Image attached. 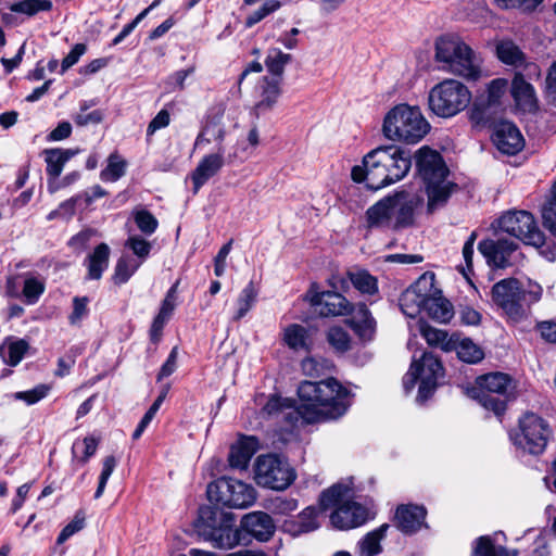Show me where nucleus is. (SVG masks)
Masks as SVG:
<instances>
[{"mask_svg": "<svg viewBox=\"0 0 556 556\" xmlns=\"http://www.w3.org/2000/svg\"><path fill=\"white\" fill-rule=\"evenodd\" d=\"M298 395L301 401L299 407L287 399L271 395L262 412L268 417H281L291 425L300 419L305 424H315L341 417L351 405L350 391L333 378L318 382L303 381L298 388Z\"/></svg>", "mask_w": 556, "mask_h": 556, "instance_id": "nucleus-1", "label": "nucleus"}, {"mask_svg": "<svg viewBox=\"0 0 556 556\" xmlns=\"http://www.w3.org/2000/svg\"><path fill=\"white\" fill-rule=\"evenodd\" d=\"M410 166L409 154L401 148L379 147L363 157L362 165L352 168L351 176L355 182H365L367 188L379 190L404 178Z\"/></svg>", "mask_w": 556, "mask_h": 556, "instance_id": "nucleus-2", "label": "nucleus"}, {"mask_svg": "<svg viewBox=\"0 0 556 556\" xmlns=\"http://www.w3.org/2000/svg\"><path fill=\"white\" fill-rule=\"evenodd\" d=\"M415 157L418 174L426 186L427 210L433 213L446 204L456 185L447 179L448 168L437 151L422 147Z\"/></svg>", "mask_w": 556, "mask_h": 556, "instance_id": "nucleus-3", "label": "nucleus"}, {"mask_svg": "<svg viewBox=\"0 0 556 556\" xmlns=\"http://www.w3.org/2000/svg\"><path fill=\"white\" fill-rule=\"evenodd\" d=\"M435 61L440 68L468 80L481 77L480 56L457 35L447 34L435 40Z\"/></svg>", "mask_w": 556, "mask_h": 556, "instance_id": "nucleus-4", "label": "nucleus"}, {"mask_svg": "<svg viewBox=\"0 0 556 556\" xmlns=\"http://www.w3.org/2000/svg\"><path fill=\"white\" fill-rule=\"evenodd\" d=\"M492 301L504 312L508 321L519 324L528 319L531 305L542 296V287L529 282L523 289L519 280L506 278L496 282L491 290Z\"/></svg>", "mask_w": 556, "mask_h": 556, "instance_id": "nucleus-5", "label": "nucleus"}, {"mask_svg": "<svg viewBox=\"0 0 556 556\" xmlns=\"http://www.w3.org/2000/svg\"><path fill=\"white\" fill-rule=\"evenodd\" d=\"M430 125L418 106L399 104L384 116L382 131L390 140L417 143L429 131Z\"/></svg>", "mask_w": 556, "mask_h": 556, "instance_id": "nucleus-6", "label": "nucleus"}, {"mask_svg": "<svg viewBox=\"0 0 556 556\" xmlns=\"http://www.w3.org/2000/svg\"><path fill=\"white\" fill-rule=\"evenodd\" d=\"M352 490L343 483H337L325 490L319 497L321 509L336 507L330 515L331 525L340 530L356 528L367 520V509L361 504L350 501Z\"/></svg>", "mask_w": 556, "mask_h": 556, "instance_id": "nucleus-7", "label": "nucleus"}, {"mask_svg": "<svg viewBox=\"0 0 556 556\" xmlns=\"http://www.w3.org/2000/svg\"><path fill=\"white\" fill-rule=\"evenodd\" d=\"M195 529L200 536L216 548L231 549L245 541L240 528L232 527L226 515L210 506L199 509Z\"/></svg>", "mask_w": 556, "mask_h": 556, "instance_id": "nucleus-8", "label": "nucleus"}, {"mask_svg": "<svg viewBox=\"0 0 556 556\" xmlns=\"http://www.w3.org/2000/svg\"><path fill=\"white\" fill-rule=\"evenodd\" d=\"M471 101V92L456 79H444L429 92L430 110L440 117L448 118L464 111Z\"/></svg>", "mask_w": 556, "mask_h": 556, "instance_id": "nucleus-9", "label": "nucleus"}, {"mask_svg": "<svg viewBox=\"0 0 556 556\" xmlns=\"http://www.w3.org/2000/svg\"><path fill=\"white\" fill-rule=\"evenodd\" d=\"M207 498L217 506L243 509L256 501L255 489L241 480L219 478L207 485Z\"/></svg>", "mask_w": 556, "mask_h": 556, "instance_id": "nucleus-10", "label": "nucleus"}, {"mask_svg": "<svg viewBox=\"0 0 556 556\" xmlns=\"http://www.w3.org/2000/svg\"><path fill=\"white\" fill-rule=\"evenodd\" d=\"M442 375L441 362L431 353L424 352L420 361H413L408 372L403 378V387L406 392H409L420 380L418 400L426 401L435 390L438 379Z\"/></svg>", "mask_w": 556, "mask_h": 556, "instance_id": "nucleus-11", "label": "nucleus"}, {"mask_svg": "<svg viewBox=\"0 0 556 556\" xmlns=\"http://www.w3.org/2000/svg\"><path fill=\"white\" fill-rule=\"evenodd\" d=\"M551 435L552 429L545 419L534 413H526L519 419L514 443L529 454L540 455L545 451Z\"/></svg>", "mask_w": 556, "mask_h": 556, "instance_id": "nucleus-12", "label": "nucleus"}, {"mask_svg": "<svg viewBox=\"0 0 556 556\" xmlns=\"http://www.w3.org/2000/svg\"><path fill=\"white\" fill-rule=\"evenodd\" d=\"M255 481L273 490H285L295 479L294 470L278 455H260L255 462Z\"/></svg>", "mask_w": 556, "mask_h": 556, "instance_id": "nucleus-13", "label": "nucleus"}, {"mask_svg": "<svg viewBox=\"0 0 556 556\" xmlns=\"http://www.w3.org/2000/svg\"><path fill=\"white\" fill-rule=\"evenodd\" d=\"M508 81L504 78L493 79L485 94L476 98L469 112V119L475 127L490 126L502 109V99L506 94Z\"/></svg>", "mask_w": 556, "mask_h": 556, "instance_id": "nucleus-14", "label": "nucleus"}, {"mask_svg": "<svg viewBox=\"0 0 556 556\" xmlns=\"http://www.w3.org/2000/svg\"><path fill=\"white\" fill-rule=\"evenodd\" d=\"M497 228L525 244L540 248L545 237L536 225L533 215L527 211H510L497 219Z\"/></svg>", "mask_w": 556, "mask_h": 556, "instance_id": "nucleus-15", "label": "nucleus"}, {"mask_svg": "<svg viewBox=\"0 0 556 556\" xmlns=\"http://www.w3.org/2000/svg\"><path fill=\"white\" fill-rule=\"evenodd\" d=\"M479 403L495 415H502L506 409L505 394L511 388V379L503 372H491L478 379Z\"/></svg>", "mask_w": 556, "mask_h": 556, "instance_id": "nucleus-16", "label": "nucleus"}, {"mask_svg": "<svg viewBox=\"0 0 556 556\" xmlns=\"http://www.w3.org/2000/svg\"><path fill=\"white\" fill-rule=\"evenodd\" d=\"M306 299L315 312L323 317L346 316L353 312V304L339 292H318L312 286Z\"/></svg>", "mask_w": 556, "mask_h": 556, "instance_id": "nucleus-17", "label": "nucleus"}, {"mask_svg": "<svg viewBox=\"0 0 556 556\" xmlns=\"http://www.w3.org/2000/svg\"><path fill=\"white\" fill-rule=\"evenodd\" d=\"M232 162V155L226 156V149L224 146H218L216 151L204 155L190 173L189 178L192 182V192L197 194L199 190L219 170Z\"/></svg>", "mask_w": 556, "mask_h": 556, "instance_id": "nucleus-18", "label": "nucleus"}, {"mask_svg": "<svg viewBox=\"0 0 556 556\" xmlns=\"http://www.w3.org/2000/svg\"><path fill=\"white\" fill-rule=\"evenodd\" d=\"M497 58L505 64L521 67L529 79H539L541 76V68L534 62H527L525 53L511 40H502L496 46Z\"/></svg>", "mask_w": 556, "mask_h": 556, "instance_id": "nucleus-19", "label": "nucleus"}, {"mask_svg": "<svg viewBox=\"0 0 556 556\" xmlns=\"http://www.w3.org/2000/svg\"><path fill=\"white\" fill-rule=\"evenodd\" d=\"M492 140L501 152L508 155L518 153L525 144L520 130L508 121H501L495 124Z\"/></svg>", "mask_w": 556, "mask_h": 556, "instance_id": "nucleus-20", "label": "nucleus"}, {"mask_svg": "<svg viewBox=\"0 0 556 556\" xmlns=\"http://www.w3.org/2000/svg\"><path fill=\"white\" fill-rule=\"evenodd\" d=\"M240 530H242L245 539L249 534L260 542H266L275 532V523L268 514L253 511L241 519Z\"/></svg>", "mask_w": 556, "mask_h": 556, "instance_id": "nucleus-21", "label": "nucleus"}, {"mask_svg": "<svg viewBox=\"0 0 556 556\" xmlns=\"http://www.w3.org/2000/svg\"><path fill=\"white\" fill-rule=\"evenodd\" d=\"M394 229L407 227L414 220V210L421 203V198L406 191H400L390 195Z\"/></svg>", "mask_w": 556, "mask_h": 556, "instance_id": "nucleus-22", "label": "nucleus"}, {"mask_svg": "<svg viewBox=\"0 0 556 556\" xmlns=\"http://www.w3.org/2000/svg\"><path fill=\"white\" fill-rule=\"evenodd\" d=\"M478 249L489 264L503 268L509 265V257L516 251L517 244L507 239L483 240L479 242Z\"/></svg>", "mask_w": 556, "mask_h": 556, "instance_id": "nucleus-23", "label": "nucleus"}, {"mask_svg": "<svg viewBox=\"0 0 556 556\" xmlns=\"http://www.w3.org/2000/svg\"><path fill=\"white\" fill-rule=\"evenodd\" d=\"M526 72L515 74L511 81V96L521 111L533 113L539 109V100L534 87L526 80Z\"/></svg>", "mask_w": 556, "mask_h": 556, "instance_id": "nucleus-24", "label": "nucleus"}, {"mask_svg": "<svg viewBox=\"0 0 556 556\" xmlns=\"http://www.w3.org/2000/svg\"><path fill=\"white\" fill-rule=\"evenodd\" d=\"M427 511L419 505H400L395 513V522L400 531L405 534H413L426 526L425 518Z\"/></svg>", "mask_w": 556, "mask_h": 556, "instance_id": "nucleus-25", "label": "nucleus"}, {"mask_svg": "<svg viewBox=\"0 0 556 556\" xmlns=\"http://www.w3.org/2000/svg\"><path fill=\"white\" fill-rule=\"evenodd\" d=\"M75 151L70 149H46L43 151L47 163V175L49 176L48 189L54 193L58 189L56 178L61 175L65 163L75 155Z\"/></svg>", "mask_w": 556, "mask_h": 556, "instance_id": "nucleus-26", "label": "nucleus"}, {"mask_svg": "<svg viewBox=\"0 0 556 556\" xmlns=\"http://www.w3.org/2000/svg\"><path fill=\"white\" fill-rule=\"evenodd\" d=\"M258 89L260 100L255 103L253 109L256 117L270 111L277 103L281 93L280 79L276 77H263L258 84Z\"/></svg>", "mask_w": 556, "mask_h": 556, "instance_id": "nucleus-27", "label": "nucleus"}, {"mask_svg": "<svg viewBox=\"0 0 556 556\" xmlns=\"http://www.w3.org/2000/svg\"><path fill=\"white\" fill-rule=\"evenodd\" d=\"M392 212L391 199L390 195H388L367 210V227L394 229Z\"/></svg>", "mask_w": 556, "mask_h": 556, "instance_id": "nucleus-28", "label": "nucleus"}, {"mask_svg": "<svg viewBox=\"0 0 556 556\" xmlns=\"http://www.w3.org/2000/svg\"><path fill=\"white\" fill-rule=\"evenodd\" d=\"M350 325L355 333L364 341L372 339L376 331V321L365 304L353 305Z\"/></svg>", "mask_w": 556, "mask_h": 556, "instance_id": "nucleus-29", "label": "nucleus"}, {"mask_svg": "<svg viewBox=\"0 0 556 556\" xmlns=\"http://www.w3.org/2000/svg\"><path fill=\"white\" fill-rule=\"evenodd\" d=\"M258 448L255 437H243L230 448L229 465L232 468L245 469Z\"/></svg>", "mask_w": 556, "mask_h": 556, "instance_id": "nucleus-30", "label": "nucleus"}, {"mask_svg": "<svg viewBox=\"0 0 556 556\" xmlns=\"http://www.w3.org/2000/svg\"><path fill=\"white\" fill-rule=\"evenodd\" d=\"M445 346L447 352L455 351L458 358L465 363L475 364L484 357V353L479 345L469 338H462L457 332L453 333L452 344Z\"/></svg>", "mask_w": 556, "mask_h": 556, "instance_id": "nucleus-31", "label": "nucleus"}, {"mask_svg": "<svg viewBox=\"0 0 556 556\" xmlns=\"http://www.w3.org/2000/svg\"><path fill=\"white\" fill-rule=\"evenodd\" d=\"M29 349V344L24 339L8 338L0 344V357L12 367L17 366L24 358Z\"/></svg>", "mask_w": 556, "mask_h": 556, "instance_id": "nucleus-32", "label": "nucleus"}, {"mask_svg": "<svg viewBox=\"0 0 556 556\" xmlns=\"http://www.w3.org/2000/svg\"><path fill=\"white\" fill-rule=\"evenodd\" d=\"M352 286L363 295H376L379 291L378 279L368 270L354 268L346 273Z\"/></svg>", "mask_w": 556, "mask_h": 556, "instance_id": "nucleus-33", "label": "nucleus"}, {"mask_svg": "<svg viewBox=\"0 0 556 556\" xmlns=\"http://www.w3.org/2000/svg\"><path fill=\"white\" fill-rule=\"evenodd\" d=\"M110 248L106 243H100L87 257L88 278L98 280L109 266Z\"/></svg>", "mask_w": 556, "mask_h": 556, "instance_id": "nucleus-34", "label": "nucleus"}, {"mask_svg": "<svg viewBox=\"0 0 556 556\" xmlns=\"http://www.w3.org/2000/svg\"><path fill=\"white\" fill-rule=\"evenodd\" d=\"M283 342L293 351H308L311 344L308 330L299 324L289 325L283 329Z\"/></svg>", "mask_w": 556, "mask_h": 556, "instance_id": "nucleus-35", "label": "nucleus"}, {"mask_svg": "<svg viewBox=\"0 0 556 556\" xmlns=\"http://www.w3.org/2000/svg\"><path fill=\"white\" fill-rule=\"evenodd\" d=\"M388 525L367 533L358 543L359 556H376L381 553V540L386 536Z\"/></svg>", "mask_w": 556, "mask_h": 556, "instance_id": "nucleus-36", "label": "nucleus"}, {"mask_svg": "<svg viewBox=\"0 0 556 556\" xmlns=\"http://www.w3.org/2000/svg\"><path fill=\"white\" fill-rule=\"evenodd\" d=\"M418 294L426 304L433 300L441 291L435 287V276L433 273L422 274L409 288Z\"/></svg>", "mask_w": 556, "mask_h": 556, "instance_id": "nucleus-37", "label": "nucleus"}, {"mask_svg": "<svg viewBox=\"0 0 556 556\" xmlns=\"http://www.w3.org/2000/svg\"><path fill=\"white\" fill-rule=\"evenodd\" d=\"M425 311L429 317L439 323H447L453 317L452 304L441 293L437 294L433 300L426 304Z\"/></svg>", "mask_w": 556, "mask_h": 556, "instance_id": "nucleus-38", "label": "nucleus"}, {"mask_svg": "<svg viewBox=\"0 0 556 556\" xmlns=\"http://www.w3.org/2000/svg\"><path fill=\"white\" fill-rule=\"evenodd\" d=\"M99 441L93 435H88L81 441H75L72 446L73 460L81 465L87 464L89 458L96 454Z\"/></svg>", "mask_w": 556, "mask_h": 556, "instance_id": "nucleus-39", "label": "nucleus"}, {"mask_svg": "<svg viewBox=\"0 0 556 556\" xmlns=\"http://www.w3.org/2000/svg\"><path fill=\"white\" fill-rule=\"evenodd\" d=\"M45 279L31 274L24 275V286L22 294L26 304H35L45 292Z\"/></svg>", "mask_w": 556, "mask_h": 556, "instance_id": "nucleus-40", "label": "nucleus"}, {"mask_svg": "<svg viewBox=\"0 0 556 556\" xmlns=\"http://www.w3.org/2000/svg\"><path fill=\"white\" fill-rule=\"evenodd\" d=\"M420 333L431 346L440 348L442 351L447 352L445 345H451L453 340V333L448 336L445 330L434 328L427 324L420 325Z\"/></svg>", "mask_w": 556, "mask_h": 556, "instance_id": "nucleus-41", "label": "nucleus"}, {"mask_svg": "<svg viewBox=\"0 0 556 556\" xmlns=\"http://www.w3.org/2000/svg\"><path fill=\"white\" fill-rule=\"evenodd\" d=\"M258 295V291L255 288L254 283L250 281L240 292L237 299V312L233 316L235 320H240L243 318L248 312L255 304Z\"/></svg>", "mask_w": 556, "mask_h": 556, "instance_id": "nucleus-42", "label": "nucleus"}, {"mask_svg": "<svg viewBox=\"0 0 556 556\" xmlns=\"http://www.w3.org/2000/svg\"><path fill=\"white\" fill-rule=\"evenodd\" d=\"M516 552L513 555L506 551V548L502 546H495L491 536L483 535L478 538L475 541L473 551L471 556H515Z\"/></svg>", "mask_w": 556, "mask_h": 556, "instance_id": "nucleus-43", "label": "nucleus"}, {"mask_svg": "<svg viewBox=\"0 0 556 556\" xmlns=\"http://www.w3.org/2000/svg\"><path fill=\"white\" fill-rule=\"evenodd\" d=\"M426 303L421 301V298L414 293V290L408 288L401 294L400 307L404 315L410 318H415L421 309H425Z\"/></svg>", "mask_w": 556, "mask_h": 556, "instance_id": "nucleus-44", "label": "nucleus"}, {"mask_svg": "<svg viewBox=\"0 0 556 556\" xmlns=\"http://www.w3.org/2000/svg\"><path fill=\"white\" fill-rule=\"evenodd\" d=\"M291 61V55L283 53L280 49L273 48L268 51L265 65L267 71L276 78L282 75L285 66Z\"/></svg>", "mask_w": 556, "mask_h": 556, "instance_id": "nucleus-45", "label": "nucleus"}, {"mask_svg": "<svg viewBox=\"0 0 556 556\" xmlns=\"http://www.w3.org/2000/svg\"><path fill=\"white\" fill-rule=\"evenodd\" d=\"M327 341L340 353L346 352L351 348V337L348 331L340 326H333L328 329Z\"/></svg>", "mask_w": 556, "mask_h": 556, "instance_id": "nucleus-46", "label": "nucleus"}, {"mask_svg": "<svg viewBox=\"0 0 556 556\" xmlns=\"http://www.w3.org/2000/svg\"><path fill=\"white\" fill-rule=\"evenodd\" d=\"M141 262L137 263L136 261L127 257L122 256L115 266V271L113 279L115 283L122 285L129 280V278L136 273V270L139 268Z\"/></svg>", "mask_w": 556, "mask_h": 556, "instance_id": "nucleus-47", "label": "nucleus"}, {"mask_svg": "<svg viewBox=\"0 0 556 556\" xmlns=\"http://www.w3.org/2000/svg\"><path fill=\"white\" fill-rule=\"evenodd\" d=\"M132 217L137 228L146 236L153 235L159 227V222L154 215L144 208L135 210Z\"/></svg>", "mask_w": 556, "mask_h": 556, "instance_id": "nucleus-48", "label": "nucleus"}, {"mask_svg": "<svg viewBox=\"0 0 556 556\" xmlns=\"http://www.w3.org/2000/svg\"><path fill=\"white\" fill-rule=\"evenodd\" d=\"M126 162L117 154H111L108 160V166L101 172L100 177L103 181H116L125 175Z\"/></svg>", "mask_w": 556, "mask_h": 556, "instance_id": "nucleus-49", "label": "nucleus"}, {"mask_svg": "<svg viewBox=\"0 0 556 556\" xmlns=\"http://www.w3.org/2000/svg\"><path fill=\"white\" fill-rule=\"evenodd\" d=\"M293 526H298V529L293 531L294 534L306 533L317 529V509L315 507L303 509Z\"/></svg>", "mask_w": 556, "mask_h": 556, "instance_id": "nucleus-50", "label": "nucleus"}, {"mask_svg": "<svg viewBox=\"0 0 556 556\" xmlns=\"http://www.w3.org/2000/svg\"><path fill=\"white\" fill-rule=\"evenodd\" d=\"M304 375L308 377H319L332 367V364L324 358L307 357L301 364Z\"/></svg>", "mask_w": 556, "mask_h": 556, "instance_id": "nucleus-51", "label": "nucleus"}, {"mask_svg": "<svg viewBox=\"0 0 556 556\" xmlns=\"http://www.w3.org/2000/svg\"><path fill=\"white\" fill-rule=\"evenodd\" d=\"M205 134L212 135L213 139L217 142V147L223 146L222 142L225 139L226 130H225V126L222 125L219 123V121L206 123V125L203 127V130L198 135V137L195 139V142H194L195 147L200 146L202 142L211 141L210 139H206L204 137Z\"/></svg>", "mask_w": 556, "mask_h": 556, "instance_id": "nucleus-52", "label": "nucleus"}, {"mask_svg": "<svg viewBox=\"0 0 556 556\" xmlns=\"http://www.w3.org/2000/svg\"><path fill=\"white\" fill-rule=\"evenodd\" d=\"M281 3L278 0H268L263 3L257 10L251 12L245 18V26L252 27L263 21L265 17L270 15L271 13L279 10Z\"/></svg>", "mask_w": 556, "mask_h": 556, "instance_id": "nucleus-53", "label": "nucleus"}, {"mask_svg": "<svg viewBox=\"0 0 556 556\" xmlns=\"http://www.w3.org/2000/svg\"><path fill=\"white\" fill-rule=\"evenodd\" d=\"M544 226L556 236V182L553 185L551 198L542 208Z\"/></svg>", "mask_w": 556, "mask_h": 556, "instance_id": "nucleus-54", "label": "nucleus"}, {"mask_svg": "<svg viewBox=\"0 0 556 556\" xmlns=\"http://www.w3.org/2000/svg\"><path fill=\"white\" fill-rule=\"evenodd\" d=\"M125 247L130 249L141 263L148 258L152 249V244L138 235L129 236Z\"/></svg>", "mask_w": 556, "mask_h": 556, "instance_id": "nucleus-55", "label": "nucleus"}, {"mask_svg": "<svg viewBox=\"0 0 556 556\" xmlns=\"http://www.w3.org/2000/svg\"><path fill=\"white\" fill-rule=\"evenodd\" d=\"M51 8V3L47 0H24L12 5V11L27 15H34L40 11Z\"/></svg>", "mask_w": 556, "mask_h": 556, "instance_id": "nucleus-56", "label": "nucleus"}, {"mask_svg": "<svg viewBox=\"0 0 556 556\" xmlns=\"http://www.w3.org/2000/svg\"><path fill=\"white\" fill-rule=\"evenodd\" d=\"M117 465V460L113 455L104 457L102 462V471L99 477V483L98 488L94 493V498H100L105 490L106 482L109 478L111 477L112 472L114 471L115 467Z\"/></svg>", "mask_w": 556, "mask_h": 556, "instance_id": "nucleus-57", "label": "nucleus"}, {"mask_svg": "<svg viewBox=\"0 0 556 556\" xmlns=\"http://www.w3.org/2000/svg\"><path fill=\"white\" fill-rule=\"evenodd\" d=\"M89 300L87 296H75L73 299V311L68 316L72 326H79L81 320L87 317Z\"/></svg>", "mask_w": 556, "mask_h": 556, "instance_id": "nucleus-58", "label": "nucleus"}, {"mask_svg": "<svg viewBox=\"0 0 556 556\" xmlns=\"http://www.w3.org/2000/svg\"><path fill=\"white\" fill-rule=\"evenodd\" d=\"M85 527V514L83 510H78L74 519L68 522L60 532L58 536V544H63L67 541L72 535L80 531Z\"/></svg>", "mask_w": 556, "mask_h": 556, "instance_id": "nucleus-59", "label": "nucleus"}, {"mask_svg": "<svg viewBox=\"0 0 556 556\" xmlns=\"http://www.w3.org/2000/svg\"><path fill=\"white\" fill-rule=\"evenodd\" d=\"M49 390L50 388L48 386L39 384L31 390L16 392L14 397L31 405L46 397Z\"/></svg>", "mask_w": 556, "mask_h": 556, "instance_id": "nucleus-60", "label": "nucleus"}, {"mask_svg": "<svg viewBox=\"0 0 556 556\" xmlns=\"http://www.w3.org/2000/svg\"><path fill=\"white\" fill-rule=\"evenodd\" d=\"M170 114L166 109L161 110L155 117L149 123L147 128V136L151 137L159 129L165 128L169 125Z\"/></svg>", "mask_w": 556, "mask_h": 556, "instance_id": "nucleus-61", "label": "nucleus"}, {"mask_svg": "<svg viewBox=\"0 0 556 556\" xmlns=\"http://www.w3.org/2000/svg\"><path fill=\"white\" fill-rule=\"evenodd\" d=\"M176 288L177 283L174 285L166 293L165 299L162 301L160 312L157 315L169 319L176 306Z\"/></svg>", "mask_w": 556, "mask_h": 556, "instance_id": "nucleus-62", "label": "nucleus"}, {"mask_svg": "<svg viewBox=\"0 0 556 556\" xmlns=\"http://www.w3.org/2000/svg\"><path fill=\"white\" fill-rule=\"evenodd\" d=\"M75 124L77 126H80V127H84V126H87V125H97V124H100L103 119V112L100 111V110H94L92 112H85V113H77L74 117H73Z\"/></svg>", "mask_w": 556, "mask_h": 556, "instance_id": "nucleus-63", "label": "nucleus"}, {"mask_svg": "<svg viewBox=\"0 0 556 556\" xmlns=\"http://www.w3.org/2000/svg\"><path fill=\"white\" fill-rule=\"evenodd\" d=\"M546 97L556 104V60L551 64L545 80Z\"/></svg>", "mask_w": 556, "mask_h": 556, "instance_id": "nucleus-64", "label": "nucleus"}]
</instances>
